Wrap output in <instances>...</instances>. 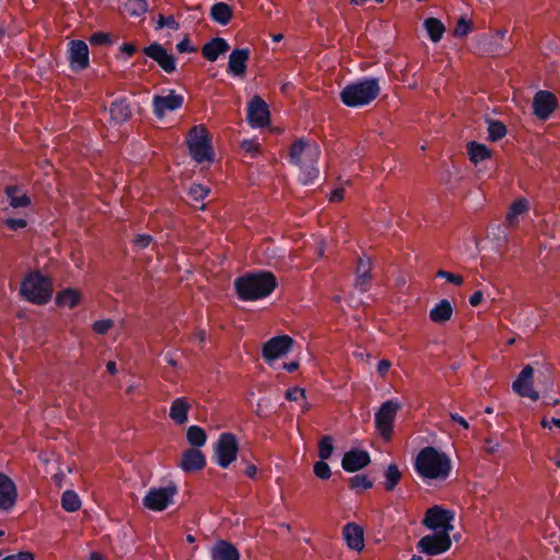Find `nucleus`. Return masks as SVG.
Masks as SVG:
<instances>
[{
	"label": "nucleus",
	"instance_id": "f257e3e1",
	"mask_svg": "<svg viewBox=\"0 0 560 560\" xmlns=\"http://www.w3.org/2000/svg\"><path fill=\"white\" fill-rule=\"evenodd\" d=\"M278 287V280L271 271L247 272L234 280V289L241 301H257L269 296Z\"/></svg>",
	"mask_w": 560,
	"mask_h": 560
},
{
	"label": "nucleus",
	"instance_id": "f03ea898",
	"mask_svg": "<svg viewBox=\"0 0 560 560\" xmlns=\"http://www.w3.org/2000/svg\"><path fill=\"white\" fill-rule=\"evenodd\" d=\"M320 155L319 147L316 142L305 138L296 139L289 150V163L301 168L304 175L303 183L312 184L319 174L318 163Z\"/></svg>",
	"mask_w": 560,
	"mask_h": 560
},
{
	"label": "nucleus",
	"instance_id": "7ed1b4c3",
	"mask_svg": "<svg viewBox=\"0 0 560 560\" xmlns=\"http://www.w3.org/2000/svg\"><path fill=\"white\" fill-rule=\"evenodd\" d=\"M451 469L450 457L433 446L423 447L415 460L416 472L424 479H445Z\"/></svg>",
	"mask_w": 560,
	"mask_h": 560
},
{
	"label": "nucleus",
	"instance_id": "20e7f679",
	"mask_svg": "<svg viewBox=\"0 0 560 560\" xmlns=\"http://www.w3.org/2000/svg\"><path fill=\"white\" fill-rule=\"evenodd\" d=\"M381 93L380 79L364 77L347 84L340 92V101L351 108H360L371 104Z\"/></svg>",
	"mask_w": 560,
	"mask_h": 560
},
{
	"label": "nucleus",
	"instance_id": "39448f33",
	"mask_svg": "<svg viewBox=\"0 0 560 560\" xmlns=\"http://www.w3.org/2000/svg\"><path fill=\"white\" fill-rule=\"evenodd\" d=\"M54 294L52 279L39 270L27 272L20 285V295L35 305L47 304Z\"/></svg>",
	"mask_w": 560,
	"mask_h": 560
},
{
	"label": "nucleus",
	"instance_id": "423d86ee",
	"mask_svg": "<svg viewBox=\"0 0 560 560\" xmlns=\"http://www.w3.org/2000/svg\"><path fill=\"white\" fill-rule=\"evenodd\" d=\"M402 408V404L398 398L384 401L374 415L375 428L380 435L389 441L394 431V422L398 411Z\"/></svg>",
	"mask_w": 560,
	"mask_h": 560
},
{
	"label": "nucleus",
	"instance_id": "0eeeda50",
	"mask_svg": "<svg viewBox=\"0 0 560 560\" xmlns=\"http://www.w3.org/2000/svg\"><path fill=\"white\" fill-rule=\"evenodd\" d=\"M240 446L235 434L223 432L213 446L215 463L221 468H228L237 458Z\"/></svg>",
	"mask_w": 560,
	"mask_h": 560
},
{
	"label": "nucleus",
	"instance_id": "6e6552de",
	"mask_svg": "<svg viewBox=\"0 0 560 560\" xmlns=\"http://www.w3.org/2000/svg\"><path fill=\"white\" fill-rule=\"evenodd\" d=\"M454 513L440 505H433L428 509L422 520V525L434 533H447L453 529L452 521Z\"/></svg>",
	"mask_w": 560,
	"mask_h": 560
},
{
	"label": "nucleus",
	"instance_id": "1a4fd4ad",
	"mask_svg": "<svg viewBox=\"0 0 560 560\" xmlns=\"http://www.w3.org/2000/svg\"><path fill=\"white\" fill-rule=\"evenodd\" d=\"M177 487L170 483L166 487L150 488L142 499L143 505L151 511H163L173 503Z\"/></svg>",
	"mask_w": 560,
	"mask_h": 560
},
{
	"label": "nucleus",
	"instance_id": "9d476101",
	"mask_svg": "<svg viewBox=\"0 0 560 560\" xmlns=\"http://www.w3.org/2000/svg\"><path fill=\"white\" fill-rule=\"evenodd\" d=\"M293 339L289 335H280L266 341L261 349V355L266 363L284 357L293 346Z\"/></svg>",
	"mask_w": 560,
	"mask_h": 560
},
{
	"label": "nucleus",
	"instance_id": "9b49d317",
	"mask_svg": "<svg viewBox=\"0 0 560 560\" xmlns=\"http://www.w3.org/2000/svg\"><path fill=\"white\" fill-rule=\"evenodd\" d=\"M452 546L451 537L447 533H433L422 537L417 545L420 552L430 556H436L445 552Z\"/></svg>",
	"mask_w": 560,
	"mask_h": 560
},
{
	"label": "nucleus",
	"instance_id": "f8f14e48",
	"mask_svg": "<svg viewBox=\"0 0 560 560\" xmlns=\"http://www.w3.org/2000/svg\"><path fill=\"white\" fill-rule=\"evenodd\" d=\"M68 60L70 69L74 72L85 70L90 66V51L84 40H70Z\"/></svg>",
	"mask_w": 560,
	"mask_h": 560
},
{
	"label": "nucleus",
	"instance_id": "ddd939ff",
	"mask_svg": "<svg viewBox=\"0 0 560 560\" xmlns=\"http://www.w3.org/2000/svg\"><path fill=\"white\" fill-rule=\"evenodd\" d=\"M246 119L253 128H261L269 124L270 112L267 103L255 95L247 104Z\"/></svg>",
	"mask_w": 560,
	"mask_h": 560
},
{
	"label": "nucleus",
	"instance_id": "4468645a",
	"mask_svg": "<svg viewBox=\"0 0 560 560\" xmlns=\"http://www.w3.org/2000/svg\"><path fill=\"white\" fill-rule=\"evenodd\" d=\"M512 389L521 397H527L533 401L539 399V393L534 388V369L526 365L518 373L512 384Z\"/></svg>",
	"mask_w": 560,
	"mask_h": 560
},
{
	"label": "nucleus",
	"instance_id": "2eb2a0df",
	"mask_svg": "<svg viewBox=\"0 0 560 560\" xmlns=\"http://www.w3.org/2000/svg\"><path fill=\"white\" fill-rule=\"evenodd\" d=\"M143 54L154 60L166 73H173L176 70V59L168 54L166 48L154 42L142 49Z\"/></svg>",
	"mask_w": 560,
	"mask_h": 560
},
{
	"label": "nucleus",
	"instance_id": "dca6fc26",
	"mask_svg": "<svg viewBox=\"0 0 560 560\" xmlns=\"http://www.w3.org/2000/svg\"><path fill=\"white\" fill-rule=\"evenodd\" d=\"M18 497L15 482L0 471V512L10 513L16 505Z\"/></svg>",
	"mask_w": 560,
	"mask_h": 560
},
{
	"label": "nucleus",
	"instance_id": "f3484780",
	"mask_svg": "<svg viewBox=\"0 0 560 560\" xmlns=\"http://www.w3.org/2000/svg\"><path fill=\"white\" fill-rule=\"evenodd\" d=\"M184 104V96L176 94L174 90L168 95H155L152 101L153 113L158 118L165 116L166 112H174Z\"/></svg>",
	"mask_w": 560,
	"mask_h": 560
},
{
	"label": "nucleus",
	"instance_id": "a211bd4d",
	"mask_svg": "<svg viewBox=\"0 0 560 560\" xmlns=\"http://www.w3.org/2000/svg\"><path fill=\"white\" fill-rule=\"evenodd\" d=\"M371 463V457L368 451L351 450L345 453L341 466L347 472H355L365 468Z\"/></svg>",
	"mask_w": 560,
	"mask_h": 560
},
{
	"label": "nucleus",
	"instance_id": "6ab92c4d",
	"mask_svg": "<svg viewBox=\"0 0 560 560\" xmlns=\"http://www.w3.org/2000/svg\"><path fill=\"white\" fill-rule=\"evenodd\" d=\"M249 48H236L229 56L228 73L242 78L246 73L247 61L249 59Z\"/></svg>",
	"mask_w": 560,
	"mask_h": 560
},
{
	"label": "nucleus",
	"instance_id": "aec40b11",
	"mask_svg": "<svg viewBox=\"0 0 560 560\" xmlns=\"http://www.w3.org/2000/svg\"><path fill=\"white\" fill-rule=\"evenodd\" d=\"M556 105L555 95L547 91L537 92L533 102L534 113L540 119H547L555 110Z\"/></svg>",
	"mask_w": 560,
	"mask_h": 560
},
{
	"label": "nucleus",
	"instance_id": "412c9836",
	"mask_svg": "<svg viewBox=\"0 0 560 560\" xmlns=\"http://www.w3.org/2000/svg\"><path fill=\"white\" fill-rule=\"evenodd\" d=\"M110 120L115 125H121L128 121L132 116L130 102L128 97L120 96L113 101L109 106Z\"/></svg>",
	"mask_w": 560,
	"mask_h": 560
},
{
	"label": "nucleus",
	"instance_id": "4be33fe9",
	"mask_svg": "<svg viewBox=\"0 0 560 560\" xmlns=\"http://www.w3.org/2000/svg\"><path fill=\"white\" fill-rule=\"evenodd\" d=\"M206 464V456L201 451L197 448H189L183 453L179 467L185 472H192L203 469Z\"/></svg>",
	"mask_w": 560,
	"mask_h": 560
},
{
	"label": "nucleus",
	"instance_id": "5701e85b",
	"mask_svg": "<svg viewBox=\"0 0 560 560\" xmlns=\"http://www.w3.org/2000/svg\"><path fill=\"white\" fill-rule=\"evenodd\" d=\"M230 50V45L222 37H214L206 43L201 48V54L210 62H214L220 55H224Z\"/></svg>",
	"mask_w": 560,
	"mask_h": 560
},
{
	"label": "nucleus",
	"instance_id": "b1692460",
	"mask_svg": "<svg viewBox=\"0 0 560 560\" xmlns=\"http://www.w3.org/2000/svg\"><path fill=\"white\" fill-rule=\"evenodd\" d=\"M342 536L347 542V546L352 549L360 551L364 547L363 529L355 523H347L342 529Z\"/></svg>",
	"mask_w": 560,
	"mask_h": 560
},
{
	"label": "nucleus",
	"instance_id": "393cba45",
	"mask_svg": "<svg viewBox=\"0 0 560 560\" xmlns=\"http://www.w3.org/2000/svg\"><path fill=\"white\" fill-rule=\"evenodd\" d=\"M3 192L14 209L26 208L32 203L31 197L19 185H7Z\"/></svg>",
	"mask_w": 560,
	"mask_h": 560
},
{
	"label": "nucleus",
	"instance_id": "a878e982",
	"mask_svg": "<svg viewBox=\"0 0 560 560\" xmlns=\"http://www.w3.org/2000/svg\"><path fill=\"white\" fill-rule=\"evenodd\" d=\"M211 559L240 560V552L233 544L226 540H219L211 550Z\"/></svg>",
	"mask_w": 560,
	"mask_h": 560
},
{
	"label": "nucleus",
	"instance_id": "bb28decb",
	"mask_svg": "<svg viewBox=\"0 0 560 560\" xmlns=\"http://www.w3.org/2000/svg\"><path fill=\"white\" fill-rule=\"evenodd\" d=\"M529 210V202L526 198H517L512 202L506 213V225L514 228L518 224L520 217L527 213Z\"/></svg>",
	"mask_w": 560,
	"mask_h": 560
},
{
	"label": "nucleus",
	"instance_id": "cd10ccee",
	"mask_svg": "<svg viewBox=\"0 0 560 560\" xmlns=\"http://www.w3.org/2000/svg\"><path fill=\"white\" fill-rule=\"evenodd\" d=\"M189 154L197 163L212 162L214 152L211 143L196 142L189 143Z\"/></svg>",
	"mask_w": 560,
	"mask_h": 560
},
{
	"label": "nucleus",
	"instance_id": "c85d7f7f",
	"mask_svg": "<svg viewBox=\"0 0 560 560\" xmlns=\"http://www.w3.org/2000/svg\"><path fill=\"white\" fill-rule=\"evenodd\" d=\"M189 402L184 397L173 400L170 408V417L177 424H184L188 421Z\"/></svg>",
	"mask_w": 560,
	"mask_h": 560
},
{
	"label": "nucleus",
	"instance_id": "c756f323",
	"mask_svg": "<svg viewBox=\"0 0 560 560\" xmlns=\"http://www.w3.org/2000/svg\"><path fill=\"white\" fill-rule=\"evenodd\" d=\"M81 301V293L77 289L66 288L57 292L55 303L59 307L74 308Z\"/></svg>",
	"mask_w": 560,
	"mask_h": 560
},
{
	"label": "nucleus",
	"instance_id": "7c9ffc66",
	"mask_svg": "<svg viewBox=\"0 0 560 560\" xmlns=\"http://www.w3.org/2000/svg\"><path fill=\"white\" fill-rule=\"evenodd\" d=\"M210 18L220 25H228L233 18V9L225 2H215L210 10Z\"/></svg>",
	"mask_w": 560,
	"mask_h": 560
},
{
	"label": "nucleus",
	"instance_id": "2f4dec72",
	"mask_svg": "<svg viewBox=\"0 0 560 560\" xmlns=\"http://www.w3.org/2000/svg\"><path fill=\"white\" fill-rule=\"evenodd\" d=\"M453 307L448 300H442L430 311V319L443 324L452 317Z\"/></svg>",
	"mask_w": 560,
	"mask_h": 560
},
{
	"label": "nucleus",
	"instance_id": "473e14b6",
	"mask_svg": "<svg viewBox=\"0 0 560 560\" xmlns=\"http://www.w3.org/2000/svg\"><path fill=\"white\" fill-rule=\"evenodd\" d=\"M371 267L370 261L362 258L359 259L357 267V280L355 287L361 291L365 292L369 289V281L371 279Z\"/></svg>",
	"mask_w": 560,
	"mask_h": 560
},
{
	"label": "nucleus",
	"instance_id": "72a5a7b5",
	"mask_svg": "<svg viewBox=\"0 0 560 560\" xmlns=\"http://www.w3.org/2000/svg\"><path fill=\"white\" fill-rule=\"evenodd\" d=\"M423 26L428 33L429 38L433 43H438L443 37L445 32L444 24L436 18H428L423 22Z\"/></svg>",
	"mask_w": 560,
	"mask_h": 560
},
{
	"label": "nucleus",
	"instance_id": "f704fd0d",
	"mask_svg": "<svg viewBox=\"0 0 560 560\" xmlns=\"http://www.w3.org/2000/svg\"><path fill=\"white\" fill-rule=\"evenodd\" d=\"M468 154L470 161L476 165L491 158V151L485 144L476 142L468 144Z\"/></svg>",
	"mask_w": 560,
	"mask_h": 560
},
{
	"label": "nucleus",
	"instance_id": "c9c22d12",
	"mask_svg": "<svg viewBox=\"0 0 560 560\" xmlns=\"http://www.w3.org/2000/svg\"><path fill=\"white\" fill-rule=\"evenodd\" d=\"M61 506L67 512H77L81 509V500L78 493L73 490H66L61 494Z\"/></svg>",
	"mask_w": 560,
	"mask_h": 560
},
{
	"label": "nucleus",
	"instance_id": "e433bc0d",
	"mask_svg": "<svg viewBox=\"0 0 560 560\" xmlns=\"http://www.w3.org/2000/svg\"><path fill=\"white\" fill-rule=\"evenodd\" d=\"M186 438H187L188 443L191 446H194V448L201 447L207 442L206 431L201 427L196 425V424L190 425L187 429Z\"/></svg>",
	"mask_w": 560,
	"mask_h": 560
},
{
	"label": "nucleus",
	"instance_id": "4c0bfd02",
	"mask_svg": "<svg viewBox=\"0 0 560 560\" xmlns=\"http://www.w3.org/2000/svg\"><path fill=\"white\" fill-rule=\"evenodd\" d=\"M386 491H393L401 480V472L396 464H390L384 471Z\"/></svg>",
	"mask_w": 560,
	"mask_h": 560
},
{
	"label": "nucleus",
	"instance_id": "58836bf2",
	"mask_svg": "<svg viewBox=\"0 0 560 560\" xmlns=\"http://www.w3.org/2000/svg\"><path fill=\"white\" fill-rule=\"evenodd\" d=\"M334 452V439L331 435H324L318 443V456L323 460L331 457Z\"/></svg>",
	"mask_w": 560,
	"mask_h": 560
},
{
	"label": "nucleus",
	"instance_id": "ea45409f",
	"mask_svg": "<svg viewBox=\"0 0 560 560\" xmlns=\"http://www.w3.org/2000/svg\"><path fill=\"white\" fill-rule=\"evenodd\" d=\"M205 142L211 143L208 130L203 126H195L189 131V143Z\"/></svg>",
	"mask_w": 560,
	"mask_h": 560
},
{
	"label": "nucleus",
	"instance_id": "a19ab883",
	"mask_svg": "<svg viewBox=\"0 0 560 560\" xmlns=\"http://www.w3.org/2000/svg\"><path fill=\"white\" fill-rule=\"evenodd\" d=\"M506 135V128L499 120H490L488 124V137L492 141L502 139Z\"/></svg>",
	"mask_w": 560,
	"mask_h": 560
},
{
	"label": "nucleus",
	"instance_id": "79ce46f5",
	"mask_svg": "<svg viewBox=\"0 0 560 560\" xmlns=\"http://www.w3.org/2000/svg\"><path fill=\"white\" fill-rule=\"evenodd\" d=\"M373 487V481L365 475L359 474L349 479V488L352 490H368Z\"/></svg>",
	"mask_w": 560,
	"mask_h": 560
},
{
	"label": "nucleus",
	"instance_id": "37998d69",
	"mask_svg": "<svg viewBox=\"0 0 560 560\" xmlns=\"http://www.w3.org/2000/svg\"><path fill=\"white\" fill-rule=\"evenodd\" d=\"M210 194V188L201 184L194 183L188 189V196L194 201H202Z\"/></svg>",
	"mask_w": 560,
	"mask_h": 560
},
{
	"label": "nucleus",
	"instance_id": "c03bdc74",
	"mask_svg": "<svg viewBox=\"0 0 560 560\" xmlns=\"http://www.w3.org/2000/svg\"><path fill=\"white\" fill-rule=\"evenodd\" d=\"M127 10L131 16H142L149 10L147 0H129Z\"/></svg>",
	"mask_w": 560,
	"mask_h": 560
},
{
	"label": "nucleus",
	"instance_id": "a18cd8bd",
	"mask_svg": "<svg viewBox=\"0 0 560 560\" xmlns=\"http://www.w3.org/2000/svg\"><path fill=\"white\" fill-rule=\"evenodd\" d=\"M472 21L467 14H463L457 18V36H464L472 32Z\"/></svg>",
	"mask_w": 560,
	"mask_h": 560
},
{
	"label": "nucleus",
	"instance_id": "49530a36",
	"mask_svg": "<svg viewBox=\"0 0 560 560\" xmlns=\"http://www.w3.org/2000/svg\"><path fill=\"white\" fill-rule=\"evenodd\" d=\"M314 474L317 478L322 480H327L331 476V470L329 465L326 463V460H318L314 464Z\"/></svg>",
	"mask_w": 560,
	"mask_h": 560
},
{
	"label": "nucleus",
	"instance_id": "de8ad7c7",
	"mask_svg": "<svg viewBox=\"0 0 560 560\" xmlns=\"http://www.w3.org/2000/svg\"><path fill=\"white\" fill-rule=\"evenodd\" d=\"M89 40L92 45H110L112 44L110 35L108 33H103V32L93 33L90 36Z\"/></svg>",
	"mask_w": 560,
	"mask_h": 560
},
{
	"label": "nucleus",
	"instance_id": "09e8293b",
	"mask_svg": "<svg viewBox=\"0 0 560 560\" xmlns=\"http://www.w3.org/2000/svg\"><path fill=\"white\" fill-rule=\"evenodd\" d=\"M3 223L11 231H18L27 226V220L23 218H7Z\"/></svg>",
	"mask_w": 560,
	"mask_h": 560
},
{
	"label": "nucleus",
	"instance_id": "8fccbe9b",
	"mask_svg": "<svg viewBox=\"0 0 560 560\" xmlns=\"http://www.w3.org/2000/svg\"><path fill=\"white\" fill-rule=\"evenodd\" d=\"M241 148L252 156H255L260 151V144L253 139H245L241 143Z\"/></svg>",
	"mask_w": 560,
	"mask_h": 560
},
{
	"label": "nucleus",
	"instance_id": "3c124183",
	"mask_svg": "<svg viewBox=\"0 0 560 560\" xmlns=\"http://www.w3.org/2000/svg\"><path fill=\"white\" fill-rule=\"evenodd\" d=\"M114 326L113 319H101L93 324V330L98 335H105Z\"/></svg>",
	"mask_w": 560,
	"mask_h": 560
},
{
	"label": "nucleus",
	"instance_id": "603ef678",
	"mask_svg": "<svg viewBox=\"0 0 560 560\" xmlns=\"http://www.w3.org/2000/svg\"><path fill=\"white\" fill-rule=\"evenodd\" d=\"M168 27L171 30H177L179 27L178 22L175 21L173 15L164 16L162 14L159 15L158 20V28Z\"/></svg>",
	"mask_w": 560,
	"mask_h": 560
},
{
	"label": "nucleus",
	"instance_id": "864d4df0",
	"mask_svg": "<svg viewBox=\"0 0 560 560\" xmlns=\"http://www.w3.org/2000/svg\"><path fill=\"white\" fill-rule=\"evenodd\" d=\"M176 49L180 54H191L196 51V47L191 45L188 36H185L179 43L176 44Z\"/></svg>",
	"mask_w": 560,
	"mask_h": 560
},
{
	"label": "nucleus",
	"instance_id": "5fc2aeb1",
	"mask_svg": "<svg viewBox=\"0 0 560 560\" xmlns=\"http://www.w3.org/2000/svg\"><path fill=\"white\" fill-rule=\"evenodd\" d=\"M300 398H305V389L301 387H292L285 392V399L289 401H298Z\"/></svg>",
	"mask_w": 560,
	"mask_h": 560
},
{
	"label": "nucleus",
	"instance_id": "6e6d98bb",
	"mask_svg": "<svg viewBox=\"0 0 560 560\" xmlns=\"http://www.w3.org/2000/svg\"><path fill=\"white\" fill-rule=\"evenodd\" d=\"M1 560H35L34 555L30 551H20L14 555H9Z\"/></svg>",
	"mask_w": 560,
	"mask_h": 560
},
{
	"label": "nucleus",
	"instance_id": "4d7b16f0",
	"mask_svg": "<svg viewBox=\"0 0 560 560\" xmlns=\"http://www.w3.org/2000/svg\"><path fill=\"white\" fill-rule=\"evenodd\" d=\"M152 240V236L149 234H139L135 238V245L139 248H147L151 244Z\"/></svg>",
	"mask_w": 560,
	"mask_h": 560
},
{
	"label": "nucleus",
	"instance_id": "13d9d810",
	"mask_svg": "<svg viewBox=\"0 0 560 560\" xmlns=\"http://www.w3.org/2000/svg\"><path fill=\"white\" fill-rule=\"evenodd\" d=\"M500 444L491 439L486 440L485 450L489 454H493L499 451Z\"/></svg>",
	"mask_w": 560,
	"mask_h": 560
},
{
	"label": "nucleus",
	"instance_id": "bf43d9fd",
	"mask_svg": "<svg viewBox=\"0 0 560 560\" xmlns=\"http://www.w3.org/2000/svg\"><path fill=\"white\" fill-rule=\"evenodd\" d=\"M120 50L128 55V56H132L136 51H137V48L133 44L131 43H124L121 46H120Z\"/></svg>",
	"mask_w": 560,
	"mask_h": 560
},
{
	"label": "nucleus",
	"instance_id": "052dcab7",
	"mask_svg": "<svg viewBox=\"0 0 560 560\" xmlns=\"http://www.w3.org/2000/svg\"><path fill=\"white\" fill-rule=\"evenodd\" d=\"M244 474H245L248 478H250V479H255V478H256V476H257V467H256V465H254V464H247V465H246V468H245V470H244Z\"/></svg>",
	"mask_w": 560,
	"mask_h": 560
},
{
	"label": "nucleus",
	"instance_id": "680f3d73",
	"mask_svg": "<svg viewBox=\"0 0 560 560\" xmlns=\"http://www.w3.org/2000/svg\"><path fill=\"white\" fill-rule=\"evenodd\" d=\"M482 293L481 291H476L470 298H469V303L471 306H477L481 303L482 301Z\"/></svg>",
	"mask_w": 560,
	"mask_h": 560
},
{
	"label": "nucleus",
	"instance_id": "e2e57ef3",
	"mask_svg": "<svg viewBox=\"0 0 560 560\" xmlns=\"http://www.w3.org/2000/svg\"><path fill=\"white\" fill-rule=\"evenodd\" d=\"M164 360H165V362L168 365H171L173 368H175L177 365V360H176V353L175 352H167V353H165Z\"/></svg>",
	"mask_w": 560,
	"mask_h": 560
},
{
	"label": "nucleus",
	"instance_id": "0e129e2a",
	"mask_svg": "<svg viewBox=\"0 0 560 560\" xmlns=\"http://www.w3.org/2000/svg\"><path fill=\"white\" fill-rule=\"evenodd\" d=\"M390 368V362L387 360H381L377 364V371L380 374H385Z\"/></svg>",
	"mask_w": 560,
	"mask_h": 560
},
{
	"label": "nucleus",
	"instance_id": "69168bd1",
	"mask_svg": "<svg viewBox=\"0 0 560 560\" xmlns=\"http://www.w3.org/2000/svg\"><path fill=\"white\" fill-rule=\"evenodd\" d=\"M343 199V189L337 188L331 192L330 200L331 201H340Z\"/></svg>",
	"mask_w": 560,
	"mask_h": 560
},
{
	"label": "nucleus",
	"instance_id": "338daca9",
	"mask_svg": "<svg viewBox=\"0 0 560 560\" xmlns=\"http://www.w3.org/2000/svg\"><path fill=\"white\" fill-rule=\"evenodd\" d=\"M299 366L300 365L298 361H292L283 364V369L289 373L295 372L299 369Z\"/></svg>",
	"mask_w": 560,
	"mask_h": 560
},
{
	"label": "nucleus",
	"instance_id": "774afa93",
	"mask_svg": "<svg viewBox=\"0 0 560 560\" xmlns=\"http://www.w3.org/2000/svg\"><path fill=\"white\" fill-rule=\"evenodd\" d=\"M438 276L441 278H446L448 282L455 284V273L441 270L439 271Z\"/></svg>",
	"mask_w": 560,
	"mask_h": 560
}]
</instances>
